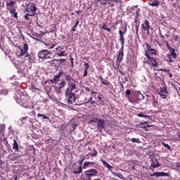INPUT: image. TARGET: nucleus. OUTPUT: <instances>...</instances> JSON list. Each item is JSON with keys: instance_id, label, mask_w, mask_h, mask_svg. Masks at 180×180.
I'll return each mask as SVG.
<instances>
[{"instance_id": "393cba45", "label": "nucleus", "mask_w": 180, "mask_h": 180, "mask_svg": "<svg viewBox=\"0 0 180 180\" xmlns=\"http://www.w3.org/2000/svg\"><path fill=\"white\" fill-rule=\"evenodd\" d=\"M25 57L27 58L28 63H30V64H32V63H33V59H32L30 54H29V53L26 54Z\"/></svg>"}, {"instance_id": "2eb2a0df", "label": "nucleus", "mask_w": 180, "mask_h": 180, "mask_svg": "<svg viewBox=\"0 0 180 180\" xmlns=\"http://www.w3.org/2000/svg\"><path fill=\"white\" fill-rule=\"evenodd\" d=\"M147 25V27H144V24H142L141 26H142V29L143 30H146L148 33V34H150V29H151V27L148 25V24H146Z\"/></svg>"}, {"instance_id": "3c124183", "label": "nucleus", "mask_w": 180, "mask_h": 180, "mask_svg": "<svg viewBox=\"0 0 180 180\" xmlns=\"http://www.w3.org/2000/svg\"><path fill=\"white\" fill-rule=\"evenodd\" d=\"M120 91L123 90L124 89V86L123 85V83L122 82H120Z\"/></svg>"}, {"instance_id": "423d86ee", "label": "nucleus", "mask_w": 180, "mask_h": 180, "mask_svg": "<svg viewBox=\"0 0 180 180\" xmlns=\"http://www.w3.org/2000/svg\"><path fill=\"white\" fill-rule=\"evenodd\" d=\"M65 96L68 97V105H72L73 102L75 103V101H77V98L75 97V93L65 92Z\"/></svg>"}, {"instance_id": "e2e57ef3", "label": "nucleus", "mask_w": 180, "mask_h": 180, "mask_svg": "<svg viewBox=\"0 0 180 180\" xmlns=\"http://www.w3.org/2000/svg\"><path fill=\"white\" fill-rule=\"evenodd\" d=\"M166 46H167L168 50H170V49H172V47H171V46H169V44H168V42L166 43Z\"/></svg>"}, {"instance_id": "dca6fc26", "label": "nucleus", "mask_w": 180, "mask_h": 180, "mask_svg": "<svg viewBox=\"0 0 180 180\" xmlns=\"http://www.w3.org/2000/svg\"><path fill=\"white\" fill-rule=\"evenodd\" d=\"M149 6H159L160 1L155 0L153 3H148Z\"/></svg>"}, {"instance_id": "603ef678", "label": "nucleus", "mask_w": 180, "mask_h": 180, "mask_svg": "<svg viewBox=\"0 0 180 180\" xmlns=\"http://www.w3.org/2000/svg\"><path fill=\"white\" fill-rule=\"evenodd\" d=\"M102 29L103 30H106L108 29V26L106 25V24H103Z\"/></svg>"}, {"instance_id": "b1692460", "label": "nucleus", "mask_w": 180, "mask_h": 180, "mask_svg": "<svg viewBox=\"0 0 180 180\" xmlns=\"http://www.w3.org/2000/svg\"><path fill=\"white\" fill-rule=\"evenodd\" d=\"M15 1H10L9 3H6V6H11V8H13L15 6Z\"/></svg>"}, {"instance_id": "4c0bfd02", "label": "nucleus", "mask_w": 180, "mask_h": 180, "mask_svg": "<svg viewBox=\"0 0 180 180\" xmlns=\"http://www.w3.org/2000/svg\"><path fill=\"white\" fill-rule=\"evenodd\" d=\"M160 92H162V94H168V91H167V87H164L163 89L161 88Z\"/></svg>"}, {"instance_id": "774afa93", "label": "nucleus", "mask_w": 180, "mask_h": 180, "mask_svg": "<svg viewBox=\"0 0 180 180\" xmlns=\"http://www.w3.org/2000/svg\"><path fill=\"white\" fill-rule=\"evenodd\" d=\"M92 101V97H90L89 101L86 102V103H89V102Z\"/></svg>"}, {"instance_id": "8fccbe9b", "label": "nucleus", "mask_w": 180, "mask_h": 180, "mask_svg": "<svg viewBox=\"0 0 180 180\" xmlns=\"http://www.w3.org/2000/svg\"><path fill=\"white\" fill-rule=\"evenodd\" d=\"M29 117H23L20 119V122H23L25 120H27Z\"/></svg>"}, {"instance_id": "f257e3e1", "label": "nucleus", "mask_w": 180, "mask_h": 180, "mask_svg": "<svg viewBox=\"0 0 180 180\" xmlns=\"http://www.w3.org/2000/svg\"><path fill=\"white\" fill-rule=\"evenodd\" d=\"M120 41L122 44V47L118 51V53L117 54V65H120V64L122 63V60H123V56H124V53L123 52V50L124 49V37H123V31L120 30Z\"/></svg>"}, {"instance_id": "49530a36", "label": "nucleus", "mask_w": 180, "mask_h": 180, "mask_svg": "<svg viewBox=\"0 0 180 180\" xmlns=\"http://www.w3.org/2000/svg\"><path fill=\"white\" fill-rule=\"evenodd\" d=\"M84 70H88V68H89V63H84Z\"/></svg>"}, {"instance_id": "f3484780", "label": "nucleus", "mask_w": 180, "mask_h": 180, "mask_svg": "<svg viewBox=\"0 0 180 180\" xmlns=\"http://www.w3.org/2000/svg\"><path fill=\"white\" fill-rule=\"evenodd\" d=\"M30 11L32 12V13H36V11H37V7L34 4H31L30 6Z\"/></svg>"}, {"instance_id": "0eeeda50", "label": "nucleus", "mask_w": 180, "mask_h": 180, "mask_svg": "<svg viewBox=\"0 0 180 180\" xmlns=\"http://www.w3.org/2000/svg\"><path fill=\"white\" fill-rule=\"evenodd\" d=\"M151 167H153V168H158V167H161L158 160L155 158L154 155H151Z\"/></svg>"}, {"instance_id": "39448f33", "label": "nucleus", "mask_w": 180, "mask_h": 180, "mask_svg": "<svg viewBox=\"0 0 180 180\" xmlns=\"http://www.w3.org/2000/svg\"><path fill=\"white\" fill-rule=\"evenodd\" d=\"M94 120H97V129L100 133L106 131V128H105V120L101 119H94Z\"/></svg>"}, {"instance_id": "864d4df0", "label": "nucleus", "mask_w": 180, "mask_h": 180, "mask_svg": "<svg viewBox=\"0 0 180 180\" xmlns=\"http://www.w3.org/2000/svg\"><path fill=\"white\" fill-rule=\"evenodd\" d=\"M84 160H85V158H82V159L79 161V164L80 165H82V163L84 162Z\"/></svg>"}, {"instance_id": "052dcab7", "label": "nucleus", "mask_w": 180, "mask_h": 180, "mask_svg": "<svg viewBox=\"0 0 180 180\" xmlns=\"http://www.w3.org/2000/svg\"><path fill=\"white\" fill-rule=\"evenodd\" d=\"M29 15H27V14L25 16V20H32V19H30V18H28Z\"/></svg>"}, {"instance_id": "20e7f679", "label": "nucleus", "mask_w": 180, "mask_h": 180, "mask_svg": "<svg viewBox=\"0 0 180 180\" xmlns=\"http://www.w3.org/2000/svg\"><path fill=\"white\" fill-rule=\"evenodd\" d=\"M49 54H51L50 51L49 50H41L38 53V57L39 58H41V60H47V58H51Z\"/></svg>"}, {"instance_id": "c85d7f7f", "label": "nucleus", "mask_w": 180, "mask_h": 180, "mask_svg": "<svg viewBox=\"0 0 180 180\" xmlns=\"http://www.w3.org/2000/svg\"><path fill=\"white\" fill-rule=\"evenodd\" d=\"M113 175L115 176H117V178H120V179H123V176L120 173H116V172H112Z\"/></svg>"}, {"instance_id": "58836bf2", "label": "nucleus", "mask_w": 180, "mask_h": 180, "mask_svg": "<svg viewBox=\"0 0 180 180\" xmlns=\"http://www.w3.org/2000/svg\"><path fill=\"white\" fill-rule=\"evenodd\" d=\"M131 94L130 89H127L125 91V96H129Z\"/></svg>"}, {"instance_id": "bf43d9fd", "label": "nucleus", "mask_w": 180, "mask_h": 180, "mask_svg": "<svg viewBox=\"0 0 180 180\" xmlns=\"http://www.w3.org/2000/svg\"><path fill=\"white\" fill-rule=\"evenodd\" d=\"M107 4L108 5H110V6H111L112 8V6H115V4H112V1H109V2H107Z\"/></svg>"}, {"instance_id": "a18cd8bd", "label": "nucleus", "mask_w": 180, "mask_h": 180, "mask_svg": "<svg viewBox=\"0 0 180 180\" xmlns=\"http://www.w3.org/2000/svg\"><path fill=\"white\" fill-rule=\"evenodd\" d=\"M144 23H145L144 27H147V25H148V26H150V21L146 20L144 21Z\"/></svg>"}, {"instance_id": "4468645a", "label": "nucleus", "mask_w": 180, "mask_h": 180, "mask_svg": "<svg viewBox=\"0 0 180 180\" xmlns=\"http://www.w3.org/2000/svg\"><path fill=\"white\" fill-rule=\"evenodd\" d=\"M169 51H170V56H172L173 57V58H176V53H175V49L173 48H170V49H169Z\"/></svg>"}, {"instance_id": "680f3d73", "label": "nucleus", "mask_w": 180, "mask_h": 180, "mask_svg": "<svg viewBox=\"0 0 180 180\" xmlns=\"http://www.w3.org/2000/svg\"><path fill=\"white\" fill-rule=\"evenodd\" d=\"M127 81H129V79H127V77H125L124 79V81L122 82V84H126L127 82Z\"/></svg>"}, {"instance_id": "0e129e2a", "label": "nucleus", "mask_w": 180, "mask_h": 180, "mask_svg": "<svg viewBox=\"0 0 180 180\" xmlns=\"http://www.w3.org/2000/svg\"><path fill=\"white\" fill-rule=\"evenodd\" d=\"M178 37H179L178 35L174 36V40L175 41H178Z\"/></svg>"}, {"instance_id": "aec40b11", "label": "nucleus", "mask_w": 180, "mask_h": 180, "mask_svg": "<svg viewBox=\"0 0 180 180\" xmlns=\"http://www.w3.org/2000/svg\"><path fill=\"white\" fill-rule=\"evenodd\" d=\"M102 162L104 167H106V168H108V169H112V168H113V167L110 166V165H109L108 162H105L104 160H102Z\"/></svg>"}, {"instance_id": "5fc2aeb1", "label": "nucleus", "mask_w": 180, "mask_h": 180, "mask_svg": "<svg viewBox=\"0 0 180 180\" xmlns=\"http://www.w3.org/2000/svg\"><path fill=\"white\" fill-rule=\"evenodd\" d=\"M25 11L26 12H29V13L32 12V10H30V6H28V7L25 8Z\"/></svg>"}, {"instance_id": "ddd939ff", "label": "nucleus", "mask_w": 180, "mask_h": 180, "mask_svg": "<svg viewBox=\"0 0 180 180\" xmlns=\"http://www.w3.org/2000/svg\"><path fill=\"white\" fill-rule=\"evenodd\" d=\"M134 22L136 23L135 25V28H136V36H139V27L140 26V22L137 23V20H134Z\"/></svg>"}, {"instance_id": "a19ab883", "label": "nucleus", "mask_w": 180, "mask_h": 180, "mask_svg": "<svg viewBox=\"0 0 180 180\" xmlns=\"http://www.w3.org/2000/svg\"><path fill=\"white\" fill-rule=\"evenodd\" d=\"M89 164H91V162H85L83 165V168L85 169L86 167H89Z\"/></svg>"}, {"instance_id": "72a5a7b5", "label": "nucleus", "mask_w": 180, "mask_h": 180, "mask_svg": "<svg viewBox=\"0 0 180 180\" xmlns=\"http://www.w3.org/2000/svg\"><path fill=\"white\" fill-rule=\"evenodd\" d=\"M101 84H103V85H110V82H109V81L108 80H103L101 81Z\"/></svg>"}, {"instance_id": "c756f323", "label": "nucleus", "mask_w": 180, "mask_h": 180, "mask_svg": "<svg viewBox=\"0 0 180 180\" xmlns=\"http://www.w3.org/2000/svg\"><path fill=\"white\" fill-rule=\"evenodd\" d=\"M37 117H43V119L48 120L50 119L49 117L41 113L37 114Z\"/></svg>"}, {"instance_id": "338daca9", "label": "nucleus", "mask_w": 180, "mask_h": 180, "mask_svg": "<svg viewBox=\"0 0 180 180\" xmlns=\"http://www.w3.org/2000/svg\"><path fill=\"white\" fill-rule=\"evenodd\" d=\"M27 16H34V15H36V13H32V14H27Z\"/></svg>"}, {"instance_id": "f704fd0d", "label": "nucleus", "mask_w": 180, "mask_h": 180, "mask_svg": "<svg viewBox=\"0 0 180 180\" xmlns=\"http://www.w3.org/2000/svg\"><path fill=\"white\" fill-rule=\"evenodd\" d=\"M159 95H160V96H161V98H162V99H165V98H167V95H165L164 93H162V92H159Z\"/></svg>"}, {"instance_id": "ea45409f", "label": "nucleus", "mask_w": 180, "mask_h": 180, "mask_svg": "<svg viewBox=\"0 0 180 180\" xmlns=\"http://www.w3.org/2000/svg\"><path fill=\"white\" fill-rule=\"evenodd\" d=\"M131 141H132V143H140V141L136 138L131 139Z\"/></svg>"}, {"instance_id": "e433bc0d", "label": "nucleus", "mask_w": 180, "mask_h": 180, "mask_svg": "<svg viewBox=\"0 0 180 180\" xmlns=\"http://www.w3.org/2000/svg\"><path fill=\"white\" fill-rule=\"evenodd\" d=\"M167 61H169V63H172V60H171V55L168 54L166 56Z\"/></svg>"}, {"instance_id": "bb28decb", "label": "nucleus", "mask_w": 180, "mask_h": 180, "mask_svg": "<svg viewBox=\"0 0 180 180\" xmlns=\"http://www.w3.org/2000/svg\"><path fill=\"white\" fill-rule=\"evenodd\" d=\"M82 167H79V170L77 171V170H74L73 171V174H82Z\"/></svg>"}, {"instance_id": "69168bd1", "label": "nucleus", "mask_w": 180, "mask_h": 180, "mask_svg": "<svg viewBox=\"0 0 180 180\" xmlns=\"http://www.w3.org/2000/svg\"><path fill=\"white\" fill-rule=\"evenodd\" d=\"M140 12V9H138V11H136V17L139 18V13Z\"/></svg>"}, {"instance_id": "7ed1b4c3", "label": "nucleus", "mask_w": 180, "mask_h": 180, "mask_svg": "<svg viewBox=\"0 0 180 180\" xmlns=\"http://www.w3.org/2000/svg\"><path fill=\"white\" fill-rule=\"evenodd\" d=\"M96 175H98V170L96 169H91L84 172V176L87 179H92V176H96Z\"/></svg>"}, {"instance_id": "09e8293b", "label": "nucleus", "mask_w": 180, "mask_h": 180, "mask_svg": "<svg viewBox=\"0 0 180 180\" xmlns=\"http://www.w3.org/2000/svg\"><path fill=\"white\" fill-rule=\"evenodd\" d=\"M88 76V70L84 69L83 77H87Z\"/></svg>"}, {"instance_id": "c9c22d12", "label": "nucleus", "mask_w": 180, "mask_h": 180, "mask_svg": "<svg viewBox=\"0 0 180 180\" xmlns=\"http://www.w3.org/2000/svg\"><path fill=\"white\" fill-rule=\"evenodd\" d=\"M95 119H99V118H93V120H91L90 121L88 122V124H91V123H95V122H98V120H96Z\"/></svg>"}, {"instance_id": "2f4dec72", "label": "nucleus", "mask_w": 180, "mask_h": 180, "mask_svg": "<svg viewBox=\"0 0 180 180\" xmlns=\"http://www.w3.org/2000/svg\"><path fill=\"white\" fill-rule=\"evenodd\" d=\"M7 94H8V90L5 89H1V91H0V96L1 95L6 96Z\"/></svg>"}, {"instance_id": "13d9d810", "label": "nucleus", "mask_w": 180, "mask_h": 180, "mask_svg": "<svg viewBox=\"0 0 180 180\" xmlns=\"http://www.w3.org/2000/svg\"><path fill=\"white\" fill-rule=\"evenodd\" d=\"M30 151H33L34 153V151H35L34 147L33 146H31L30 147Z\"/></svg>"}, {"instance_id": "6ab92c4d", "label": "nucleus", "mask_w": 180, "mask_h": 180, "mask_svg": "<svg viewBox=\"0 0 180 180\" xmlns=\"http://www.w3.org/2000/svg\"><path fill=\"white\" fill-rule=\"evenodd\" d=\"M138 117H145L146 119H151L150 115H144L143 112H140L137 115Z\"/></svg>"}, {"instance_id": "a211bd4d", "label": "nucleus", "mask_w": 180, "mask_h": 180, "mask_svg": "<svg viewBox=\"0 0 180 180\" xmlns=\"http://www.w3.org/2000/svg\"><path fill=\"white\" fill-rule=\"evenodd\" d=\"M25 54H29V53H27V51H25V49L20 48V53L19 57H23V56H25Z\"/></svg>"}, {"instance_id": "de8ad7c7", "label": "nucleus", "mask_w": 180, "mask_h": 180, "mask_svg": "<svg viewBox=\"0 0 180 180\" xmlns=\"http://www.w3.org/2000/svg\"><path fill=\"white\" fill-rule=\"evenodd\" d=\"M153 67H158V63L157 61L154 60V63H152Z\"/></svg>"}, {"instance_id": "9b49d317", "label": "nucleus", "mask_w": 180, "mask_h": 180, "mask_svg": "<svg viewBox=\"0 0 180 180\" xmlns=\"http://www.w3.org/2000/svg\"><path fill=\"white\" fill-rule=\"evenodd\" d=\"M9 12L11 15H13V18H15V19H18V13H16V10H15V8H12Z\"/></svg>"}, {"instance_id": "f03ea898", "label": "nucleus", "mask_w": 180, "mask_h": 180, "mask_svg": "<svg viewBox=\"0 0 180 180\" xmlns=\"http://www.w3.org/2000/svg\"><path fill=\"white\" fill-rule=\"evenodd\" d=\"M65 81L68 82V87L65 92L69 94H74L73 91L77 90V84H75V80L71 75H67L65 77Z\"/></svg>"}, {"instance_id": "6e6552de", "label": "nucleus", "mask_w": 180, "mask_h": 180, "mask_svg": "<svg viewBox=\"0 0 180 180\" xmlns=\"http://www.w3.org/2000/svg\"><path fill=\"white\" fill-rule=\"evenodd\" d=\"M150 176H156V177H158V176H169V174L168 173H165L164 172H154L153 174H150Z\"/></svg>"}, {"instance_id": "5701e85b", "label": "nucleus", "mask_w": 180, "mask_h": 180, "mask_svg": "<svg viewBox=\"0 0 180 180\" xmlns=\"http://www.w3.org/2000/svg\"><path fill=\"white\" fill-rule=\"evenodd\" d=\"M78 25H79V20H76V23L74 25V27L72 28V32H75L77 27H78Z\"/></svg>"}, {"instance_id": "4d7b16f0", "label": "nucleus", "mask_w": 180, "mask_h": 180, "mask_svg": "<svg viewBox=\"0 0 180 180\" xmlns=\"http://www.w3.org/2000/svg\"><path fill=\"white\" fill-rule=\"evenodd\" d=\"M95 153H92L91 155L92 157H95L96 155H98V152L96 151V150L94 149Z\"/></svg>"}, {"instance_id": "cd10ccee", "label": "nucleus", "mask_w": 180, "mask_h": 180, "mask_svg": "<svg viewBox=\"0 0 180 180\" xmlns=\"http://www.w3.org/2000/svg\"><path fill=\"white\" fill-rule=\"evenodd\" d=\"M163 147H165L166 148H167V150H169V151H172V148H171V146H169L168 145V143H165L164 142L162 143Z\"/></svg>"}, {"instance_id": "6e6d98bb", "label": "nucleus", "mask_w": 180, "mask_h": 180, "mask_svg": "<svg viewBox=\"0 0 180 180\" xmlns=\"http://www.w3.org/2000/svg\"><path fill=\"white\" fill-rule=\"evenodd\" d=\"M54 47H56V44H53L51 46H49L48 49L49 50H51V49H54Z\"/></svg>"}, {"instance_id": "1a4fd4ad", "label": "nucleus", "mask_w": 180, "mask_h": 180, "mask_svg": "<svg viewBox=\"0 0 180 180\" xmlns=\"http://www.w3.org/2000/svg\"><path fill=\"white\" fill-rule=\"evenodd\" d=\"M146 46L147 50H146L145 56L147 57V58H148V60H151V56L148 55V52L150 51L153 49V48H151V46H150L148 44H146Z\"/></svg>"}, {"instance_id": "4be33fe9", "label": "nucleus", "mask_w": 180, "mask_h": 180, "mask_svg": "<svg viewBox=\"0 0 180 180\" xmlns=\"http://www.w3.org/2000/svg\"><path fill=\"white\" fill-rule=\"evenodd\" d=\"M57 56H58L59 57H67L68 54L67 52L65 51H61L60 53H57Z\"/></svg>"}, {"instance_id": "7c9ffc66", "label": "nucleus", "mask_w": 180, "mask_h": 180, "mask_svg": "<svg viewBox=\"0 0 180 180\" xmlns=\"http://www.w3.org/2000/svg\"><path fill=\"white\" fill-rule=\"evenodd\" d=\"M52 62H54V61H59L60 63V64H63V63H65L66 60L63 58V59H53L51 60Z\"/></svg>"}, {"instance_id": "f8f14e48", "label": "nucleus", "mask_w": 180, "mask_h": 180, "mask_svg": "<svg viewBox=\"0 0 180 180\" xmlns=\"http://www.w3.org/2000/svg\"><path fill=\"white\" fill-rule=\"evenodd\" d=\"M13 150H16V151L19 150V145L18 144V141H16L15 139L13 140Z\"/></svg>"}, {"instance_id": "a878e982", "label": "nucleus", "mask_w": 180, "mask_h": 180, "mask_svg": "<svg viewBox=\"0 0 180 180\" xmlns=\"http://www.w3.org/2000/svg\"><path fill=\"white\" fill-rule=\"evenodd\" d=\"M144 124H148L147 122H141L139 125L141 126V129H144L147 131V127L144 126Z\"/></svg>"}, {"instance_id": "412c9836", "label": "nucleus", "mask_w": 180, "mask_h": 180, "mask_svg": "<svg viewBox=\"0 0 180 180\" xmlns=\"http://www.w3.org/2000/svg\"><path fill=\"white\" fill-rule=\"evenodd\" d=\"M64 86H65V81L63 80L60 84H59V87H58V91H60V89H63V88H64Z\"/></svg>"}, {"instance_id": "473e14b6", "label": "nucleus", "mask_w": 180, "mask_h": 180, "mask_svg": "<svg viewBox=\"0 0 180 180\" xmlns=\"http://www.w3.org/2000/svg\"><path fill=\"white\" fill-rule=\"evenodd\" d=\"M98 2H100L101 5H106L109 0H98Z\"/></svg>"}, {"instance_id": "9d476101", "label": "nucleus", "mask_w": 180, "mask_h": 180, "mask_svg": "<svg viewBox=\"0 0 180 180\" xmlns=\"http://www.w3.org/2000/svg\"><path fill=\"white\" fill-rule=\"evenodd\" d=\"M57 81H60V75H58L53 76V78L50 79V82L52 84H55V82H57Z\"/></svg>"}, {"instance_id": "79ce46f5", "label": "nucleus", "mask_w": 180, "mask_h": 180, "mask_svg": "<svg viewBox=\"0 0 180 180\" xmlns=\"http://www.w3.org/2000/svg\"><path fill=\"white\" fill-rule=\"evenodd\" d=\"M23 50H25V51H27L29 50V46L27 44H24Z\"/></svg>"}, {"instance_id": "c03bdc74", "label": "nucleus", "mask_w": 180, "mask_h": 180, "mask_svg": "<svg viewBox=\"0 0 180 180\" xmlns=\"http://www.w3.org/2000/svg\"><path fill=\"white\" fill-rule=\"evenodd\" d=\"M161 71H163L164 72H167L168 74H169V72H171L169 69H161Z\"/></svg>"}, {"instance_id": "37998d69", "label": "nucleus", "mask_w": 180, "mask_h": 180, "mask_svg": "<svg viewBox=\"0 0 180 180\" xmlns=\"http://www.w3.org/2000/svg\"><path fill=\"white\" fill-rule=\"evenodd\" d=\"M150 54H156L157 51L155 49H152V50L149 51Z\"/></svg>"}]
</instances>
